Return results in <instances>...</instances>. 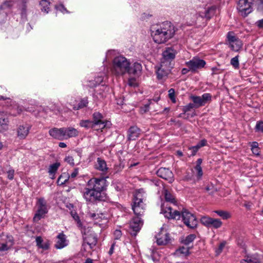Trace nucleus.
<instances>
[{
  "label": "nucleus",
  "mask_w": 263,
  "mask_h": 263,
  "mask_svg": "<svg viewBox=\"0 0 263 263\" xmlns=\"http://www.w3.org/2000/svg\"><path fill=\"white\" fill-rule=\"evenodd\" d=\"M64 132L65 130L63 129V127L59 128L53 127L49 130V134L54 139L59 140H64Z\"/></svg>",
  "instance_id": "obj_22"
},
{
  "label": "nucleus",
  "mask_w": 263,
  "mask_h": 263,
  "mask_svg": "<svg viewBox=\"0 0 263 263\" xmlns=\"http://www.w3.org/2000/svg\"><path fill=\"white\" fill-rule=\"evenodd\" d=\"M202 162V159L199 158L196 161V165L194 167L193 173L196 175L198 180L201 179L203 176V171L201 167V164Z\"/></svg>",
  "instance_id": "obj_27"
},
{
  "label": "nucleus",
  "mask_w": 263,
  "mask_h": 263,
  "mask_svg": "<svg viewBox=\"0 0 263 263\" xmlns=\"http://www.w3.org/2000/svg\"><path fill=\"white\" fill-rule=\"evenodd\" d=\"M65 132L64 134V140L68 139L70 138L76 137L78 136L79 132L78 130L73 127H63Z\"/></svg>",
  "instance_id": "obj_28"
},
{
  "label": "nucleus",
  "mask_w": 263,
  "mask_h": 263,
  "mask_svg": "<svg viewBox=\"0 0 263 263\" xmlns=\"http://www.w3.org/2000/svg\"><path fill=\"white\" fill-rule=\"evenodd\" d=\"M50 3L49 0H41L40 5L43 12L47 13L49 11Z\"/></svg>",
  "instance_id": "obj_35"
},
{
  "label": "nucleus",
  "mask_w": 263,
  "mask_h": 263,
  "mask_svg": "<svg viewBox=\"0 0 263 263\" xmlns=\"http://www.w3.org/2000/svg\"><path fill=\"white\" fill-rule=\"evenodd\" d=\"M231 64L235 68H238L239 67V61H238V55H237L234 58H233L231 60Z\"/></svg>",
  "instance_id": "obj_48"
},
{
  "label": "nucleus",
  "mask_w": 263,
  "mask_h": 263,
  "mask_svg": "<svg viewBox=\"0 0 263 263\" xmlns=\"http://www.w3.org/2000/svg\"><path fill=\"white\" fill-rule=\"evenodd\" d=\"M140 135V129L136 126H131L127 132L128 140H135Z\"/></svg>",
  "instance_id": "obj_24"
},
{
  "label": "nucleus",
  "mask_w": 263,
  "mask_h": 263,
  "mask_svg": "<svg viewBox=\"0 0 263 263\" xmlns=\"http://www.w3.org/2000/svg\"><path fill=\"white\" fill-rule=\"evenodd\" d=\"M189 247H182L176 250L175 254L177 256H186L190 254Z\"/></svg>",
  "instance_id": "obj_32"
},
{
  "label": "nucleus",
  "mask_w": 263,
  "mask_h": 263,
  "mask_svg": "<svg viewBox=\"0 0 263 263\" xmlns=\"http://www.w3.org/2000/svg\"><path fill=\"white\" fill-rule=\"evenodd\" d=\"M95 168L102 172L103 174H105L108 171L106 162L100 158L97 159V163L95 165Z\"/></svg>",
  "instance_id": "obj_29"
},
{
  "label": "nucleus",
  "mask_w": 263,
  "mask_h": 263,
  "mask_svg": "<svg viewBox=\"0 0 263 263\" xmlns=\"http://www.w3.org/2000/svg\"><path fill=\"white\" fill-rule=\"evenodd\" d=\"M80 125L81 127H83L86 128H94L95 126H93V123L91 120H82L80 122Z\"/></svg>",
  "instance_id": "obj_39"
},
{
  "label": "nucleus",
  "mask_w": 263,
  "mask_h": 263,
  "mask_svg": "<svg viewBox=\"0 0 263 263\" xmlns=\"http://www.w3.org/2000/svg\"><path fill=\"white\" fill-rule=\"evenodd\" d=\"M165 198L166 201L167 202H170L173 203H175L176 202L174 196L166 191L165 192Z\"/></svg>",
  "instance_id": "obj_45"
},
{
  "label": "nucleus",
  "mask_w": 263,
  "mask_h": 263,
  "mask_svg": "<svg viewBox=\"0 0 263 263\" xmlns=\"http://www.w3.org/2000/svg\"><path fill=\"white\" fill-rule=\"evenodd\" d=\"M109 88L104 85H101L95 89V92L93 93V97L97 100H101L106 97Z\"/></svg>",
  "instance_id": "obj_15"
},
{
  "label": "nucleus",
  "mask_w": 263,
  "mask_h": 263,
  "mask_svg": "<svg viewBox=\"0 0 263 263\" xmlns=\"http://www.w3.org/2000/svg\"><path fill=\"white\" fill-rule=\"evenodd\" d=\"M151 101L149 103L144 105L143 106L140 108V111L141 113L144 114L148 111L149 109V105L151 104Z\"/></svg>",
  "instance_id": "obj_53"
},
{
  "label": "nucleus",
  "mask_w": 263,
  "mask_h": 263,
  "mask_svg": "<svg viewBox=\"0 0 263 263\" xmlns=\"http://www.w3.org/2000/svg\"><path fill=\"white\" fill-rule=\"evenodd\" d=\"M104 76V73L99 74L93 80L89 81L87 85L89 87H95L97 89L103 82Z\"/></svg>",
  "instance_id": "obj_26"
},
{
  "label": "nucleus",
  "mask_w": 263,
  "mask_h": 263,
  "mask_svg": "<svg viewBox=\"0 0 263 263\" xmlns=\"http://www.w3.org/2000/svg\"><path fill=\"white\" fill-rule=\"evenodd\" d=\"M214 212L216 213L219 216L221 217L223 219H228L231 217L230 213L227 211L222 210L215 211Z\"/></svg>",
  "instance_id": "obj_36"
},
{
  "label": "nucleus",
  "mask_w": 263,
  "mask_h": 263,
  "mask_svg": "<svg viewBox=\"0 0 263 263\" xmlns=\"http://www.w3.org/2000/svg\"><path fill=\"white\" fill-rule=\"evenodd\" d=\"M242 43L240 40L234 42L233 44L229 45L231 49L235 51H238L242 47Z\"/></svg>",
  "instance_id": "obj_37"
},
{
  "label": "nucleus",
  "mask_w": 263,
  "mask_h": 263,
  "mask_svg": "<svg viewBox=\"0 0 263 263\" xmlns=\"http://www.w3.org/2000/svg\"><path fill=\"white\" fill-rule=\"evenodd\" d=\"M151 31L154 41L158 44H162L174 35L175 29L171 22H164L153 25L151 27Z\"/></svg>",
  "instance_id": "obj_2"
},
{
  "label": "nucleus",
  "mask_w": 263,
  "mask_h": 263,
  "mask_svg": "<svg viewBox=\"0 0 263 263\" xmlns=\"http://www.w3.org/2000/svg\"><path fill=\"white\" fill-rule=\"evenodd\" d=\"M9 119L6 112L0 109V132L3 133L8 129Z\"/></svg>",
  "instance_id": "obj_18"
},
{
  "label": "nucleus",
  "mask_w": 263,
  "mask_h": 263,
  "mask_svg": "<svg viewBox=\"0 0 263 263\" xmlns=\"http://www.w3.org/2000/svg\"><path fill=\"white\" fill-rule=\"evenodd\" d=\"M69 179V174L66 173H64L58 178L57 183L59 185H63L67 182Z\"/></svg>",
  "instance_id": "obj_34"
},
{
  "label": "nucleus",
  "mask_w": 263,
  "mask_h": 263,
  "mask_svg": "<svg viewBox=\"0 0 263 263\" xmlns=\"http://www.w3.org/2000/svg\"><path fill=\"white\" fill-rule=\"evenodd\" d=\"M253 0H239L237 4V10L243 16H246L252 11Z\"/></svg>",
  "instance_id": "obj_10"
},
{
  "label": "nucleus",
  "mask_w": 263,
  "mask_h": 263,
  "mask_svg": "<svg viewBox=\"0 0 263 263\" xmlns=\"http://www.w3.org/2000/svg\"><path fill=\"white\" fill-rule=\"evenodd\" d=\"M55 9L58 10H59L61 12H62L63 13H68V11L67 10V9L64 7V6L62 5V4H60L59 5H57V6H55Z\"/></svg>",
  "instance_id": "obj_57"
},
{
  "label": "nucleus",
  "mask_w": 263,
  "mask_h": 263,
  "mask_svg": "<svg viewBox=\"0 0 263 263\" xmlns=\"http://www.w3.org/2000/svg\"><path fill=\"white\" fill-rule=\"evenodd\" d=\"M207 144V141L205 139L201 140L198 143L195 145L198 149L201 147L205 146Z\"/></svg>",
  "instance_id": "obj_55"
},
{
  "label": "nucleus",
  "mask_w": 263,
  "mask_h": 263,
  "mask_svg": "<svg viewBox=\"0 0 263 263\" xmlns=\"http://www.w3.org/2000/svg\"><path fill=\"white\" fill-rule=\"evenodd\" d=\"M60 166V163L59 162H55L49 166L48 173L51 179H54L55 174L57 173Z\"/></svg>",
  "instance_id": "obj_30"
},
{
  "label": "nucleus",
  "mask_w": 263,
  "mask_h": 263,
  "mask_svg": "<svg viewBox=\"0 0 263 263\" xmlns=\"http://www.w3.org/2000/svg\"><path fill=\"white\" fill-rule=\"evenodd\" d=\"M31 125L28 123H23L18 126L16 133L19 139H25L29 135Z\"/></svg>",
  "instance_id": "obj_13"
},
{
  "label": "nucleus",
  "mask_w": 263,
  "mask_h": 263,
  "mask_svg": "<svg viewBox=\"0 0 263 263\" xmlns=\"http://www.w3.org/2000/svg\"><path fill=\"white\" fill-rule=\"evenodd\" d=\"M78 174V169L76 168L70 175H69V178H74Z\"/></svg>",
  "instance_id": "obj_62"
},
{
  "label": "nucleus",
  "mask_w": 263,
  "mask_h": 263,
  "mask_svg": "<svg viewBox=\"0 0 263 263\" xmlns=\"http://www.w3.org/2000/svg\"><path fill=\"white\" fill-rule=\"evenodd\" d=\"M13 241L11 236H0V251L9 250L13 245Z\"/></svg>",
  "instance_id": "obj_16"
},
{
  "label": "nucleus",
  "mask_w": 263,
  "mask_h": 263,
  "mask_svg": "<svg viewBox=\"0 0 263 263\" xmlns=\"http://www.w3.org/2000/svg\"><path fill=\"white\" fill-rule=\"evenodd\" d=\"M143 225V221L140 217H134L130 222V228L133 231L132 234L136 236L137 233L140 231Z\"/></svg>",
  "instance_id": "obj_20"
},
{
  "label": "nucleus",
  "mask_w": 263,
  "mask_h": 263,
  "mask_svg": "<svg viewBox=\"0 0 263 263\" xmlns=\"http://www.w3.org/2000/svg\"><path fill=\"white\" fill-rule=\"evenodd\" d=\"M128 84L133 87H135L137 86L136 80L135 78H129L128 80Z\"/></svg>",
  "instance_id": "obj_58"
},
{
  "label": "nucleus",
  "mask_w": 263,
  "mask_h": 263,
  "mask_svg": "<svg viewBox=\"0 0 263 263\" xmlns=\"http://www.w3.org/2000/svg\"><path fill=\"white\" fill-rule=\"evenodd\" d=\"M111 70L116 76H123L126 73L129 76L133 74L137 76L142 70V65L138 62H135L130 66V62L128 59L120 55L114 59Z\"/></svg>",
  "instance_id": "obj_1"
},
{
  "label": "nucleus",
  "mask_w": 263,
  "mask_h": 263,
  "mask_svg": "<svg viewBox=\"0 0 263 263\" xmlns=\"http://www.w3.org/2000/svg\"><path fill=\"white\" fill-rule=\"evenodd\" d=\"M157 174L159 177L168 181L170 183L173 182L174 180V175L168 168L161 167L157 171Z\"/></svg>",
  "instance_id": "obj_14"
},
{
  "label": "nucleus",
  "mask_w": 263,
  "mask_h": 263,
  "mask_svg": "<svg viewBox=\"0 0 263 263\" xmlns=\"http://www.w3.org/2000/svg\"><path fill=\"white\" fill-rule=\"evenodd\" d=\"M168 95L170 99L172 101V102H175V90L174 89L171 88L169 90Z\"/></svg>",
  "instance_id": "obj_56"
},
{
  "label": "nucleus",
  "mask_w": 263,
  "mask_h": 263,
  "mask_svg": "<svg viewBox=\"0 0 263 263\" xmlns=\"http://www.w3.org/2000/svg\"><path fill=\"white\" fill-rule=\"evenodd\" d=\"M36 206L37 210L33 217V221L38 222L42 218H44L46 214L48 213L47 202L43 198H40L37 199Z\"/></svg>",
  "instance_id": "obj_7"
},
{
  "label": "nucleus",
  "mask_w": 263,
  "mask_h": 263,
  "mask_svg": "<svg viewBox=\"0 0 263 263\" xmlns=\"http://www.w3.org/2000/svg\"><path fill=\"white\" fill-rule=\"evenodd\" d=\"M107 180L104 177H94L89 180L86 184L101 194L102 192L105 190L107 185Z\"/></svg>",
  "instance_id": "obj_8"
},
{
  "label": "nucleus",
  "mask_w": 263,
  "mask_h": 263,
  "mask_svg": "<svg viewBox=\"0 0 263 263\" xmlns=\"http://www.w3.org/2000/svg\"><path fill=\"white\" fill-rule=\"evenodd\" d=\"M91 121L97 130H102L105 128H109L111 124L110 122L104 120L103 115L99 112H95L92 114Z\"/></svg>",
  "instance_id": "obj_9"
},
{
  "label": "nucleus",
  "mask_w": 263,
  "mask_h": 263,
  "mask_svg": "<svg viewBox=\"0 0 263 263\" xmlns=\"http://www.w3.org/2000/svg\"><path fill=\"white\" fill-rule=\"evenodd\" d=\"M7 178L8 179L12 180L14 178V170L10 168L7 172Z\"/></svg>",
  "instance_id": "obj_54"
},
{
  "label": "nucleus",
  "mask_w": 263,
  "mask_h": 263,
  "mask_svg": "<svg viewBox=\"0 0 263 263\" xmlns=\"http://www.w3.org/2000/svg\"><path fill=\"white\" fill-rule=\"evenodd\" d=\"M222 225V221L219 219L212 218L210 224L207 228H214L216 229L220 228Z\"/></svg>",
  "instance_id": "obj_31"
},
{
  "label": "nucleus",
  "mask_w": 263,
  "mask_h": 263,
  "mask_svg": "<svg viewBox=\"0 0 263 263\" xmlns=\"http://www.w3.org/2000/svg\"><path fill=\"white\" fill-rule=\"evenodd\" d=\"M176 53V52L173 48L171 47L166 48L162 53L164 60L163 62H164L166 65H170V61L175 58Z\"/></svg>",
  "instance_id": "obj_21"
},
{
  "label": "nucleus",
  "mask_w": 263,
  "mask_h": 263,
  "mask_svg": "<svg viewBox=\"0 0 263 263\" xmlns=\"http://www.w3.org/2000/svg\"><path fill=\"white\" fill-rule=\"evenodd\" d=\"M211 218V217L208 216H202L201 217L200 221L202 224L206 227H208L210 224V221Z\"/></svg>",
  "instance_id": "obj_44"
},
{
  "label": "nucleus",
  "mask_w": 263,
  "mask_h": 263,
  "mask_svg": "<svg viewBox=\"0 0 263 263\" xmlns=\"http://www.w3.org/2000/svg\"><path fill=\"white\" fill-rule=\"evenodd\" d=\"M114 235L116 239H119L122 235L121 231L119 230H115L114 233Z\"/></svg>",
  "instance_id": "obj_59"
},
{
  "label": "nucleus",
  "mask_w": 263,
  "mask_h": 263,
  "mask_svg": "<svg viewBox=\"0 0 263 263\" xmlns=\"http://www.w3.org/2000/svg\"><path fill=\"white\" fill-rule=\"evenodd\" d=\"M255 130L257 132L263 133V121H258L256 122Z\"/></svg>",
  "instance_id": "obj_46"
},
{
  "label": "nucleus",
  "mask_w": 263,
  "mask_h": 263,
  "mask_svg": "<svg viewBox=\"0 0 263 263\" xmlns=\"http://www.w3.org/2000/svg\"><path fill=\"white\" fill-rule=\"evenodd\" d=\"M164 229V227H162L160 233H159L156 237L157 243L158 245H165L170 241V239L168 234Z\"/></svg>",
  "instance_id": "obj_17"
},
{
  "label": "nucleus",
  "mask_w": 263,
  "mask_h": 263,
  "mask_svg": "<svg viewBox=\"0 0 263 263\" xmlns=\"http://www.w3.org/2000/svg\"><path fill=\"white\" fill-rule=\"evenodd\" d=\"M161 213L168 219H180L182 217L184 224L189 228L194 229L197 226V221L195 216L186 209L181 212L174 210L169 206L164 204L161 206Z\"/></svg>",
  "instance_id": "obj_3"
},
{
  "label": "nucleus",
  "mask_w": 263,
  "mask_h": 263,
  "mask_svg": "<svg viewBox=\"0 0 263 263\" xmlns=\"http://www.w3.org/2000/svg\"><path fill=\"white\" fill-rule=\"evenodd\" d=\"M205 64L206 62L203 60L197 57H194L191 60L185 63L186 65L192 72H195L197 69L204 67Z\"/></svg>",
  "instance_id": "obj_12"
},
{
  "label": "nucleus",
  "mask_w": 263,
  "mask_h": 263,
  "mask_svg": "<svg viewBox=\"0 0 263 263\" xmlns=\"http://www.w3.org/2000/svg\"><path fill=\"white\" fill-rule=\"evenodd\" d=\"M227 41L229 45L233 44L234 42L239 40L235 34L233 32H229L227 36Z\"/></svg>",
  "instance_id": "obj_38"
},
{
  "label": "nucleus",
  "mask_w": 263,
  "mask_h": 263,
  "mask_svg": "<svg viewBox=\"0 0 263 263\" xmlns=\"http://www.w3.org/2000/svg\"><path fill=\"white\" fill-rule=\"evenodd\" d=\"M195 238V235L190 234L185 238V239L182 241V242L185 245H189L190 243L194 241Z\"/></svg>",
  "instance_id": "obj_42"
},
{
  "label": "nucleus",
  "mask_w": 263,
  "mask_h": 263,
  "mask_svg": "<svg viewBox=\"0 0 263 263\" xmlns=\"http://www.w3.org/2000/svg\"><path fill=\"white\" fill-rule=\"evenodd\" d=\"M189 149L191 151V156H194L199 150L195 146H191L189 148Z\"/></svg>",
  "instance_id": "obj_60"
},
{
  "label": "nucleus",
  "mask_w": 263,
  "mask_h": 263,
  "mask_svg": "<svg viewBox=\"0 0 263 263\" xmlns=\"http://www.w3.org/2000/svg\"><path fill=\"white\" fill-rule=\"evenodd\" d=\"M71 215L74 219V220L77 222L79 227H81L82 226L81 222L80 221L79 216L77 214V213L75 212H71Z\"/></svg>",
  "instance_id": "obj_49"
},
{
  "label": "nucleus",
  "mask_w": 263,
  "mask_h": 263,
  "mask_svg": "<svg viewBox=\"0 0 263 263\" xmlns=\"http://www.w3.org/2000/svg\"><path fill=\"white\" fill-rule=\"evenodd\" d=\"M88 100L86 98L82 99L80 102L78 103V106L73 107V109L75 110H77L80 108H82L84 107H86L88 104Z\"/></svg>",
  "instance_id": "obj_41"
},
{
  "label": "nucleus",
  "mask_w": 263,
  "mask_h": 263,
  "mask_svg": "<svg viewBox=\"0 0 263 263\" xmlns=\"http://www.w3.org/2000/svg\"><path fill=\"white\" fill-rule=\"evenodd\" d=\"M205 190L206 192H207L210 194H213L215 191L214 186L213 184L207 185L205 187Z\"/></svg>",
  "instance_id": "obj_52"
},
{
  "label": "nucleus",
  "mask_w": 263,
  "mask_h": 263,
  "mask_svg": "<svg viewBox=\"0 0 263 263\" xmlns=\"http://www.w3.org/2000/svg\"><path fill=\"white\" fill-rule=\"evenodd\" d=\"M64 161L65 162H67L68 164H70L71 166H73L74 165V159L72 156H66L64 159Z\"/></svg>",
  "instance_id": "obj_50"
},
{
  "label": "nucleus",
  "mask_w": 263,
  "mask_h": 263,
  "mask_svg": "<svg viewBox=\"0 0 263 263\" xmlns=\"http://www.w3.org/2000/svg\"><path fill=\"white\" fill-rule=\"evenodd\" d=\"M211 70L212 71V74H213V75L221 73L220 70L216 67H212Z\"/></svg>",
  "instance_id": "obj_61"
},
{
  "label": "nucleus",
  "mask_w": 263,
  "mask_h": 263,
  "mask_svg": "<svg viewBox=\"0 0 263 263\" xmlns=\"http://www.w3.org/2000/svg\"><path fill=\"white\" fill-rule=\"evenodd\" d=\"M256 24L259 28L263 29V19L257 21Z\"/></svg>",
  "instance_id": "obj_63"
},
{
  "label": "nucleus",
  "mask_w": 263,
  "mask_h": 263,
  "mask_svg": "<svg viewBox=\"0 0 263 263\" xmlns=\"http://www.w3.org/2000/svg\"><path fill=\"white\" fill-rule=\"evenodd\" d=\"M217 7L215 5L205 6L202 4L197 8L195 23L199 25H205L216 13Z\"/></svg>",
  "instance_id": "obj_4"
},
{
  "label": "nucleus",
  "mask_w": 263,
  "mask_h": 263,
  "mask_svg": "<svg viewBox=\"0 0 263 263\" xmlns=\"http://www.w3.org/2000/svg\"><path fill=\"white\" fill-rule=\"evenodd\" d=\"M252 153L256 155H259L260 151L259 147L258 148H251Z\"/></svg>",
  "instance_id": "obj_64"
},
{
  "label": "nucleus",
  "mask_w": 263,
  "mask_h": 263,
  "mask_svg": "<svg viewBox=\"0 0 263 263\" xmlns=\"http://www.w3.org/2000/svg\"><path fill=\"white\" fill-rule=\"evenodd\" d=\"M193 108H195V105L193 103H189L187 105L183 106V111L184 112H186L189 111H190L191 109H193Z\"/></svg>",
  "instance_id": "obj_51"
},
{
  "label": "nucleus",
  "mask_w": 263,
  "mask_h": 263,
  "mask_svg": "<svg viewBox=\"0 0 263 263\" xmlns=\"http://www.w3.org/2000/svg\"><path fill=\"white\" fill-rule=\"evenodd\" d=\"M57 241L55 244L57 249H61L68 245V240L66 237L63 233H60L57 237Z\"/></svg>",
  "instance_id": "obj_25"
},
{
  "label": "nucleus",
  "mask_w": 263,
  "mask_h": 263,
  "mask_svg": "<svg viewBox=\"0 0 263 263\" xmlns=\"http://www.w3.org/2000/svg\"><path fill=\"white\" fill-rule=\"evenodd\" d=\"M171 70V66L166 65L164 62H161L160 66L157 70V78L158 79H163L167 77Z\"/></svg>",
  "instance_id": "obj_19"
},
{
  "label": "nucleus",
  "mask_w": 263,
  "mask_h": 263,
  "mask_svg": "<svg viewBox=\"0 0 263 263\" xmlns=\"http://www.w3.org/2000/svg\"><path fill=\"white\" fill-rule=\"evenodd\" d=\"M89 216L90 218L94 220H98V219H105L106 221H107V218H105V216L103 213H100V214H96L94 213H90L89 214Z\"/></svg>",
  "instance_id": "obj_40"
},
{
  "label": "nucleus",
  "mask_w": 263,
  "mask_h": 263,
  "mask_svg": "<svg viewBox=\"0 0 263 263\" xmlns=\"http://www.w3.org/2000/svg\"><path fill=\"white\" fill-rule=\"evenodd\" d=\"M90 237L85 238V240L87 242V245L90 246V248H92L94 246H96L97 242V239L96 237H92L91 239H90Z\"/></svg>",
  "instance_id": "obj_43"
},
{
  "label": "nucleus",
  "mask_w": 263,
  "mask_h": 263,
  "mask_svg": "<svg viewBox=\"0 0 263 263\" xmlns=\"http://www.w3.org/2000/svg\"><path fill=\"white\" fill-rule=\"evenodd\" d=\"M190 99L195 104V108H197L201 106H204L206 103L210 102L211 101L212 96L210 93H205L201 96H191Z\"/></svg>",
  "instance_id": "obj_11"
},
{
  "label": "nucleus",
  "mask_w": 263,
  "mask_h": 263,
  "mask_svg": "<svg viewBox=\"0 0 263 263\" xmlns=\"http://www.w3.org/2000/svg\"><path fill=\"white\" fill-rule=\"evenodd\" d=\"M80 192L87 202L94 203L102 200L101 193L87 186V184L83 189H81Z\"/></svg>",
  "instance_id": "obj_6"
},
{
  "label": "nucleus",
  "mask_w": 263,
  "mask_h": 263,
  "mask_svg": "<svg viewBox=\"0 0 263 263\" xmlns=\"http://www.w3.org/2000/svg\"><path fill=\"white\" fill-rule=\"evenodd\" d=\"M226 241H222L219 244L218 248H217L215 250V253L217 255H219L222 252L224 248L226 246Z\"/></svg>",
  "instance_id": "obj_47"
},
{
  "label": "nucleus",
  "mask_w": 263,
  "mask_h": 263,
  "mask_svg": "<svg viewBox=\"0 0 263 263\" xmlns=\"http://www.w3.org/2000/svg\"><path fill=\"white\" fill-rule=\"evenodd\" d=\"M261 259L258 254L246 255L241 260V263H261Z\"/></svg>",
  "instance_id": "obj_23"
},
{
  "label": "nucleus",
  "mask_w": 263,
  "mask_h": 263,
  "mask_svg": "<svg viewBox=\"0 0 263 263\" xmlns=\"http://www.w3.org/2000/svg\"><path fill=\"white\" fill-rule=\"evenodd\" d=\"M145 197L146 194L143 189L137 190L134 194L132 209L136 216L140 217L144 214L145 204L143 200Z\"/></svg>",
  "instance_id": "obj_5"
},
{
  "label": "nucleus",
  "mask_w": 263,
  "mask_h": 263,
  "mask_svg": "<svg viewBox=\"0 0 263 263\" xmlns=\"http://www.w3.org/2000/svg\"><path fill=\"white\" fill-rule=\"evenodd\" d=\"M35 241L36 245L40 248L44 250H47L49 248V243L47 242H43V240L41 236L36 237Z\"/></svg>",
  "instance_id": "obj_33"
}]
</instances>
